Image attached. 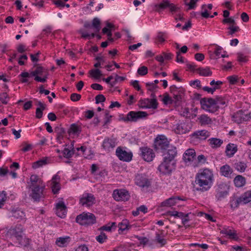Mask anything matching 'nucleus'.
I'll return each mask as SVG.
<instances>
[{
	"label": "nucleus",
	"mask_w": 251,
	"mask_h": 251,
	"mask_svg": "<svg viewBox=\"0 0 251 251\" xmlns=\"http://www.w3.org/2000/svg\"><path fill=\"white\" fill-rule=\"evenodd\" d=\"M213 180L214 175L211 170L207 168L200 170L195 176V190L201 192L207 191L212 187Z\"/></svg>",
	"instance_id": "f257e3e1"
},
{
	"label": "nucleus",
	"mask_w": 251,
	"mask_h": 251,
	"mask_svg": "<svg viewBox=\"0 0 251 251\" xmlns=\"http://www.w3.org/2000/svg\"><path fill=\"white\" fill-rule=\"evenodd\" d=\"M24 228L21 224L11 227L7 232V236L13 241L16 246L19 247H27L29 246L30 240L28 238H24Z\"/></svg>",
	"instance_id": "f03ea898"
},
{
	"label": "nucleus",
	"mask_w": 251,
	"mask_h": 251,
	"mask_svg": "<svg viewBox=\"0 0 251 251\" xmlns=\"http://www.w3.org/2000/svg\"><path fill=\"white\" fill-rule=\"evenodd\" d=\"M49 72L47 69L41 67L37 66L35 70L30 72H22L20 76L22 77L34 76V80L37 82H45L48 77Z\"/></svg>",
	"instance_id": "7ed1b4c3"
},
{
	"label": "nucleus",
	"mask_w": 251,
	"mask_h": 251,
	"mask_svg": "<svg viewBox=\"0 0 251 251\" xmlns=\"http://www.w3.org/2000/svg\"><path fill=\"white\" fill-rule=\"evenodd\" d=\"M251 201V191H248L239 197L232 198L230 201L231 208L234 209L240 204H245Z\"/></svg>",
	"instance_id": "20e7f679"
},
{
	"label": "nucleus",
	"mask_w": 251,
	"mask_h": 251,
	"mask_svg": "<svg viewBox=\"0 0 251 251\" xmlns=\"http://www.w3.org/2000/svg\"><path fill=\"white\" fill-rule=\"evenodd\" d=\"M169 146V141L165 135H158L154 140V149L158 152L164 153Z\"/></svg>",
	"instance_id": "39448f33"
},
{
	"label": "nucleus",
	"mask_w": 251,
	"mask_h": 251,
	"mask_svg": "<svg viewBox=\"0 0 251 251\" xmlns=\"http://www.w3.org/2000/svg\"><path fill=\"white\" fill-rule=\"evenodd\" d=\"M200 103L203 110L212 113L217 111L220 108L219 106H217L213 98H202L200 100Z\"/></svg>",
	"instance_id": "423d86ee"
},
{
	"label": "nucleus",
	"mask_w": 251,
	"mask_h": 251,
	"mask_svg": "<svg viewBox=\"0 0 251 251\" xmlns=\"http://www.w3.org/2000/svg\"><path fill=\"white\" fill-rule=\"evenodd\" d=\"M30 192L29 196L34 201L39 202L45 198V185L28 188Z\"/></svg>",
	"instance_id": "0eeeda50"
},
{
	"label": "nucleus",
	"mask_w": 251,
	"mask_h": 251,
	"mask_svg": "<svg viewBox=\"0 0 251 251\" xmlns=\"http://www.w3.org/2000/svg\"><path fill=\"white\" fill-rule=\"evenodd\" d=\"M75 221L81 225L89 226L96 223V217L92 213L83 212L77 216Z\"/></svg>",
	"instance_id": "6e6552de"
},
{
	"label": "nucleus",
	"mask_w": 251,
	"mask_h": 251,
	"mask_svg": "<svg viewBox=\"0 0 251 251\" xmlns=\"http://www.w3.org/2000/svg\"><path fill=\"white\" fill-rule=\"evenodd\" d=\"M136 185L140 187L143 191H147L151 186V179L145 174H137L134 179Z\"/></svg>",
	"instance_id": "1a4fd4ad"
},
{
	"label": "nucleus",
	"mask_w": 251,
	"mask_h": 251,
	"mask_svg": "<svg viewBox=\"0 0 251 251\" xmlns=\"http://www.w3.org/2000/svg\"><path fill=\"white\" fill-rule=\"evenodd\" d=\"M148 114L144 111H133L129 112L126 116L121 118V120L125 122H136L140 119L147 117Z\"/></svg>",
	"instance_id": "9d476101"
},
{
	"label": "nucleus",
	"mask_w": 251,
	"mask_h": 251,
	"mask_svg": "<svg viewBox=\"0 0 251 251\" xmlns=\"http://www.w3.org/2000/svg\"><path fill=\"white\" fill-rule=\"evenodd\" d=\"M232 120L237 123L241 124L244 122H247L251 119V113L242 110H240L235 113L232 117Z\"/></svg>",
	"instance_id": "9b49d317"
},
{
	"label": "nucleus",
	"mask_w": 251,
	"mask_h": 251,
	"mask_svg": "<svg viewBox=\"0 0 251 251\" xmlns=\"http://www.w3.org/2000/svg\"><path fill=\"white\" fill-rule=\"evenodd\" d=\"M176 161H170L163 159V161L158 166V170L163 174L167 175L171 173L175 169Z\"/></svg>",
	"instance_id": "f8f14e48"
},
{
	"label": "nucleus",
	"mask_w": 251,
	"mask_h": 251,
	"mask_svg": "<svg viewBox=\"0 0 251 251\" xmlns=\"http://www.w3.org/2000/svg\"><path fill=\"white\" fill-rule=\"evenodd\" d=\"M229 187V185L225 182H221L217 184L216 197L218 200H221L228 195Z\"/></svg>",
	"instance_id": "ddd939ff"
},
{
	"label": "nucleus",
	"mask_w": 251,
	"mask_h": 251,
	"mask_svg": "<svg viewBox=\"0 0 251 251\" xmlns=\"http://www.w3.org/2000/svg\"><path fill=\"white\" fill-rule=\"evenodd\" d=\"M112 196L116 201H127L130 198L128 192L125 189H115L113 191Z\"/></svg>",
	"instance_id": "4468645a"
},
{
	"label": "nucleus",
	"mask_w": 251,
	"mask_h": 251,
	"mask_svg": "<svg viewBox=\"0 0 251 251\" xmlns=\"http://www.w3.org/2000/svg\"><path fill=\"white\" fill-rule=\"evenodd\" d=\"M167 8H169L171 12H175L177 10V7L168 0H163L160 3L154 5L155 11L159 13Z\"/></svg>",
	"instance_id": "2eb2a0df"
},
{
	"label": "nucleus",
	"mask_w": 251,
	"mask_h": 251,
	"mask_svg": "<svg viewBox=\"0 0 251 251\" xmlns=\"http://www.w3.org/2000/svg\"><path fill=\"white\" fill-rule=\"evenodd\" d=\"M116 155L122 161L129 162L132 159V153L124 150L121 147H118L116 151Z\"/></svg>",
	"instance_id": "dca6fc26"
},
{
	"label": "nucleus",
	"mask_w": 251,
	"mask_h": 251,
	"mask_svg": "<svg viewBox=\"0 0 251 251\" xmlns=\"http://www.w3.org/2000/svg\"><path fill=\"white\" fill-rule=\"evenodd\" d=\"M140 155L143 159L147 162L151 161L155 157L153 150L148 147H141L140 148Z\"/></svg>",
	"instance_id": "f3484780"
},
{
	"label": "nucleus",
	"mask_w": 251,
	"mask_h": 251,
	"mask_svg": "<svg viewBox=\"0 0 251 251\" xmlns=\"http://www.w3.org/2000/svg\"><path fill=\"white\" fill-rule=\"evenodd\" d=\"M162 153L164 156L163 159L170 160V161H175V158L177 154L176 148L173 146H170Z\"/></svg>",
	"instance_id": "a211bd4d"
},
{
	"label": "nucleus",
	"mask_w": 251,
	"mask_h": 251,
	"mask_svg": "<svg viewBox=\"0 0 251 251\" xmlns=\"http://www.w3.org/2000/svg\"><path fill=\"white\" fill-rule=\"evenodd\" d=\"M95 201V198L91 194L86 193L82 195L79 200V202L83 206L89 207L92 205Z\"/></svg>",
	"instance_id": "6ab92c4d"
},
{
	"label": "nucleus",
	"mask_w": 251,
	"mask_h": 251,
	"mask_svg": "<svg viewBox=\"0 0 251 251\" xmlns=\"http://www.w3.org/2000/svg\"><path fill=\"white\" fill-rule=\"evenodd\" d=\"M174 130L176 134H185L189 131V127L185 122H180L174 126Z\"/></svg>",
	"instance_id": "aec40b11"
},
{
	"label": "nucleus",
	"mask_w": 251,
	"mask_h": 251,
	"mask_svg": "<svg viewBox=\"0 0 251 251\" xmlns=\"http://www.w3.org/2000/svg\"><path fill=\"white\" fill-rule=\"evenodd\" d=\"M196 156L195 151L193 149H189L184 153L183 159L185 163H190L196 158Z\"/></svg>",
	"instance_id": "412c9836"
},
{
	"label": "nucleus",
	"mask_w": 251,
	"mask_h": 251,
	"mask_svg": "<svg viewBox=\"0 0 251 251\" xmlns=\"http://www.w3.org/2000/svg\"><path fill=\"white\" fill-rule=\"evenodd\" d=\"M116 145V140L115 139L106 138L103 141L102 147L105 151L109 152L111 149H113Z\"/></svg>",
	"instance_id": "4be33fe9"
},
{
	"label": "nucleus",
	"mask_w": 251,
	"mask_h": 251,
	"mask_svg": "<svg viewBox=\"0 0 251 251\" xmlns=\"http://www.w3.org/2000/svg\"><path fill=\"white\" fill-rule=\"evenodd\" d=\"M60 176L57 175L54 176L51 179L50 185L54 194H57L60 189Z\"/></svg>",
	"instance_id": "5701e85b"
},
{
	"label": "nucleus",
	"mask_w": 251,
	"mask_h": 251,
	"mask_svg": "<svg viewBox=\"0 0 251 251\" xmlns=\"http://www.w3.org/2000/svg\"><path fill=\"white\" fill-rule=\"evenodd\" d=\"M66 206L63 201L58 202L56 205V213L60 218H64L67 213Z\"/></svg>",
	"instance_id": "b1692460"
},
{
	"label": "nucleus",
	"mask_w": 251,
	"mask_h": 251,
	"mask_svg": "<svg viewBox=\"0 0 251 251\" xmlns=\"http://www.w3.org/2000/svg\"><path fill=\"white\" fill-rule=\"evenodd\" d=\"M233 172V169L227 164L221 166L220 169L221 175L228 178H231Z\"/></svg>",
	"instance_id": "393cba45"
},
{
	"label": "nucleus",
	"mask_w": 251,
	"mask_h": 251,
	"mask_svg": "<svg viewBox=\"0 0 251 251\" xmlns=\"http://www.w3.org/2000/svg\"><path fill=\"white\" fill-rule=\"evenodd\" d=\"M27 183L28 188L45 185L43 183V180L36 175H31L30 177V180Z\"/></svg>",
	"instance_id": "a878e982"
},
{
	"label": "nucleus",
	"mask_w": 251,
	"mask_h": 251,
	"mask_svg": "<svg viewBox=\"0 0 251 251\" xmlns=\"http://www.w3.org/2000/svg\"><path fill=\"white\" fill-rule=\"evenodd\" d=\"M181 200L179 197H172L162 201L161 206L162 207H171L175 205Z\"/></svg>",
	"instance_id": "bb28decb"
},
{
	"label": "nucleus",
	"mask_w": 251,
	"mask_h": 251,
	"mask_svg": "<svg viewBox=\"0 0 251 251\" xmlns=\"http://www.w3.org/2000/svg\"><path fill=\"white\" fill-rule=\"evenodd\" d=\"M192 136L200 140H205L210 136V133L206 130H198L194 132Z\"/></svg>",
	"instance_id": "cd10ccee"
},
{
	"label": "nucleus",
	"mask_w": 251,
	"mask_h": 251,
	"mask_svg": "<svg viewBox=\"0 0 251 251\" xmlns=\"http://www.w3.org/2000/svg\"><path fill=\"white\" fill-rule=\"evenodd\" d=\"M237 146L236 145L232 143H229L226 147V153L228 157H232L237 152Z\"/></svg>",
	"instance_id": "c85d7f7f"
},
{
	"label": "nucleus",
	"mask_w": 251,
	"mask_h": 251,
	"mask_svg": "<svg viewBox=\"0 0 251 251\" xmlns=\"http://www.w3.org/2000/svg\"><path fill=\"white\" fill-rule=\"evenodd\" d=\"M48 158L47 157H43L42 158L33 162L32 167L34 169H36L46 165L48 163Z\"/></svg>",
	"instance_id": "c756f323"
},
{
	"label": "nucleus",
	"mask_w": 251,
	"mask_h": 251,
	"mask_svg": "<svg viewBox=\"0 0 251 251\" xmlns=\"http://www.w3.org/2000/svg\"><path fill=\"white\" fill-rule=\"evenodd\" d=\"M70 237L66 236L58 238L56 240V244L60 247H66L70 242Z\"/></svg>",
	"instance_id": "7c9ffc66"
},
{
	"label": "nucleus",
	"mask_w": 251,
	"mask_h": 251,
	"mask_svg": "<svg viewBox=\"0 0 251 251\" xmlns=\"http://www.w3.org/2000/svg\"><path fill=\"white\" fill-rule=\"evenodd\" d=\"M233 181L235 186L237 187H241L246 184V179L241 175H237L234 178Z\"/></svg>",
	"instance_id": "2f4dec72"
},
{
	"label": "nucleus",
	"mask_w": 251,
	"mask_h": 251,
	"mask_svg": "<svg viewBox=\"0 0 251 251\" xmlns=\"http://www.w3.org/2000/svg\"><path fill=\"white\" fill-rule=\"evenodd\" d=\"M233 168L240 173H243L245 171L247 165L243 161H238L234 163L233 165Z\"/></svg>",
	"instance_id": "473e14b6"
},
{
	"label": "nucleus",
	"mask_w": 251,
	"mask_h": 251,
	"mask_svg": "<svg viewBox=\"0 0 251 251\" xmlns=\"http://www.w3.org/2000/svg\"><path fill=\"white\" fill-rule=\"evenodd\" d=\"M184 91L183 89H180V92L176 93L173 94V103L178 104L180 101H181L183 96H184Z\"/></svg>",
	"instance_id": "72a5a7b5"
},
{
	"label": "nucleus",
	"mask_w": 251,
	"mask_h": 251,
	"mask_svg": "<svg viewBox=\"0 0 251 251\" xmlns=\"http://www.w3.org/2000/svg\"><path fill=\"white\" fill-rule=\"evenodd\" d=\"M209 145L212 148H217L221 147L223 141L217 138H211L208 140Z\"/></svg>",
	"instance_id": "f704fd0d"
},
{
	"label": "nucleus",
	"mask_w": 251,
	"mask_h": 251,
	"mask_svg": "<svg viewBox=\"0 0 251 251\" xmlns=\"http://www.w3.org/2000/svg\"><path fill=\"white\" fill-rule=\"evenodd\" d=\"M198 120L202 126L209 125L212 123V119L205 114L200 115L198 118Z\"/></svg>",
	"instance_id": "c9c22d12"
},
{
	"label": "nucleus",
	"mask_w": 251,
	"mask_h": 251,
	"mask_svg": "<svg viewBox=\"0 0 251 251\" xmlns=\"http://www.w3.org/2000/svg\"><path fill=\"white\" fill-rule=\"evenodd\" d=\"M196 71L199 75L201 76H211L212 74V72L208 67L199 68L196 70Z\"/></svg>",
	"instance_id": "e433bc0d"
},
{
	"label": "nucleus",
	"mask_w": 251,
	"mask_h": 251,
	"mask_svg": "<svg viewBox=\"0 0 251 251\" xmlns=\"http://www.w3.org/2000/svg\"><path fill=\"white\" fill-rule=\"evenodd\" d=\"M100 19L97 17L93 19L92 23V26L95 29L96 32H99L100 29Z\"/></svg>",
	"instance_id": "4c0bfd02"
},
{
	"label": "nucleus",
	"mask_w": 251,
	"mask_h": 251,
	"mask_svg": "<svg viewBox=\"0 0 251 251\" xmlns=\"http://www.w3.org/2000/svg\"><path fill=\"white\" fill-rule=\"evenodd\" d=\"M155 241L160 245L161 247L164 246L167 243L166 239L164 238V236H161L159 233H156Z\"/></svg>",
	"instance_id": "58836bf2"
},
{
	"label": "nucleus",
	"mask_w": 251,
	"mask_h": 251,
	"mask_svg": "<svg viewBox=\"0 0 251 251\" xmlns=\"http://www.w3.org/2000/svg\"><path fill=\"white\" fill-rule=\"evenodd\" d=\"M221 233L228 235L232 239L236 238V233L230 229L224 228L221 231Z\"/></svg>",
	"instance_id": "ea45409f"
},
{
	"label": "nucleus",
	"mask_w": 251,
	"mask_h": 251,
	"mask_svg": "<svg viewBox=\"0 0 251 251\" xmlns=\"http://www.w3.org/2000/svg\"><path fill=\"white\" fill-rule=\"evenodd\" d=\"M214 99L215 101V103H216L217 106H219V105H226L227 102V100L222 96H216Z\"/></svg>",
	"instance_id": "a19ab883"
},
{
	"label": "nucleus",
	"mask_w": 251,
	"mask_h": 251,
	"mask_svg": "<svg viewBox=\"0 0 251 251\" xmlns=\"http://www.w3.org/2000/svg\"><path fill=\"white\" fill-rule=\"evenodd\" d=\"M90 74L95 78H99L102 75L101 71L98 69H92L89 71Z\"/></svg>",
	"instance_id": "79ce46f5"
},
{
	"label": "nucleus",
	"mask_w": 251,
	"mask_h": 251,
	"mask_svg": "<svg viewBox=\"0 0 251 251\" xmlns=\"http://www.w3.org/2000/svg\"><path fill=\"white\" fill-rule=\"evenodd\" d=\"M6 192L5 191H0V208L4 205L6 200Z\"/></svg>",
	"instance_id": "37998d69"
},
{
	"label": "nucleus",
	"mask_w": 251,
	"mask_h": 251,
	"mask_svg": "<svg viewBox=\"0 0 251 251\" xmlns=\"http://www.w3.org/2000/svg\"><path fill=\"white\" fill-rule=\"evenodd\" d=\"M63 154L64 157L69 158L74 154V150H69L68 148H65L63 151Z\"/></svg>",
	"instance_id": "c03bdc74"
},
{
	"label": "nucleus",
	"mask_w": 251,
	"mask_h": 251,
	"mask_svg": "<svg viewBox=\"0 0 251 251\" xmlns=\"http://www.w3.org/2000/svg\"><path fill=\"white\" fill-rule=\"evenodd\" d=\"M107 236L103 232H101L100 234L96 237V240L100 243L102 244L107 240Z\"/></svg>",
	"instance_id": "a18cd8bd"
},
{
	"label": "nucleus",
	"mask_w": 251,
	"mask_h": 251,
	"mask_svg": "<svg viewBox=\"0 0 251 251\" xmlns=\"http://www.w3.org/2000/svg\"><path fill=\"white\" fill-rule=\"evenodd\" d=\"M24 216V213L20 210H16L12 211V216L15 218L22 219Z\"/></svg>",
	"instance_id": "49530a36"
},
{
	"label": "nucleus",
	"mask_w": 251,
	"mask_h": 251,
	"mask_svg": "<svg viewBox=\"0 0 251 251\" xmlns=\"http://www.w3.org/2000/svg\"><path fill=\"white\" fill-rule=\"evenodd\" d=\"M146 86L148 90L151 92H155L158 88V86L153 82H148L146 83Z\"/></svg>",
	"instance_id": "de8ad7c7"
},
{
	"label": "nucleus",
	"mask_w": 251,
	"mask_h": 251,
	"mask_svg": "<svg viewBox=\"0 0 251 251\" xmlns=\"http://www.w3.org/2000/svg\"><path fill=\"white\" fill-rule=\"evenodd\" d=\"M148 72V68L145 66H142L139 67L137 70L138 74L141 76L146 75L147 74Z\"/></svg>",
	"instance_id": "09e8293b"
},
{
	"label": "nucleus",
	"mask_w": 251,
	"mask_h": 251,
	"mask_svg": "<svg viewBox=\"0 0 251 251\" xmlns=\"http://www.w3.org/2000/svg\"><path fill=\"white\" fill-rule=\"evenodd\" d=\"M80 130H79V126L75 124H72L71 126V127L69 129V133L73 134H76L79 132Z\"/></svg>",
	"instance_id": "8fccbe9b"
},
{
	"label": "nucleus",
	"mask_w": 251,
	"mask_h": 251,
	"mask_svg": "<svg viewBox=\"0 0 251 251\" xmlns=\"http://www.w3.org/2000/svg\"><path fill=\"white\" fill-rule=\"evenodd\" d=\"M163 103L165 104H173V100L172 98L170 97L168 94H165L162 100Z\"/></svg>",
	"instance_id": "3c124183"
},
{
	"label": "nucleus",
	"mask_w": 251,
	"mask_h": 251,
	"mask_svg": "<svg viewBox=\"0 0 251 251\" xmlns=\"http://www.w3.org/2000/svg\"><path fill=\"white\" fill-rule=\"evenodd\" d=\"M199 0H190L189 2H185V4L189 6L188 10L194 9Z\"/></svg>",
	"instance_id": "603ef678"
},
{
	"label": "nucleus",
	"mask_w": 251,
	"mask_h": 251,
	"mask_svg": "<svg viewBox=\"0 0 251 251\" xmlns=\"http://www.w3.org/2000/svg\"><path fill=\"white\" fill-rule=\"evenodd\" d=\"M220 86H214L213 87L210 88L207 86L203 87L202 89L203 91L207 92L208 93H211L212 94L216 90L220 89Z\"/></svg>",
	"instance_id": "864d4df0"
},
{
	"label": "nucleus",
	"mask_w": 251,
	"mask_h": 251,
	"mask_svg": "<svg viewBox=\"0 0 251 251\" xmlns=\"http://www.w3.org/2000/svg\"><path fill=\"white\" fill-rule=\"evenodd\" d=\"M150 102L148 108L156 109L157 107L158 102L156 99H150Z\"/></svg>",
	"instance_id": "5fc2aeb1"
},
{
	"label": "nucleus",
	"mask_w": 251,
	"mask_h": 251,
	"mask_svg": "<svg viewBox=\"0 0 251 251\" xmlns=\"http://www.w3.org/2000/svg\"><path fill=\"white\" fill-rule=\"evenodd\" d=\"M6 99H9L7 93L4 92L0 94V100L3 104H6L8 103L7 100H6Z\"/></svg>",
	"instance_id": "6e6d98bb"
},
{
	"label": "nucleus",
	"mask_w": 251,
	"mask_h": 251,
	"mask_svg": "<svg viewBox=\"0 0 251 251\" xmlns=\"http://www.w3.org/2000/svg\"><path fill=\"white\" fill-rule=\"evenodd\" d=\"M80 32L81 34V37L85 39H92L94 38L96 36V34L94 33L89 34L87 32L82 31H80Z\"/></svg>",
	"instance_id": "4d7b16f0"
},
{
	"label": "nucleus",
	"mask_w": 251,
	"mask_h": 251,
	"mask_svg": "<svg viewBox=\"0 0 251 251\" xmlns=\"http://www.w3.org/2000/svg\"><path fill=\"white\" fill-rule=\"evenodd\" d=\"M150 99H145L140 100V106L143 108H148L150 103Z\"/></svg>",
	"instance_id": "13d9d810"
},
{
	"label": "nucleus",
	"mask_w": 251,
	"mask_h": 251,
	"mask_svg": "<svg viewBox=\"0 0 251 251\" xmlns=\"http://www.w3.org/2000/svg\"><path fill=\"white\" fill-rule=\"evenodd\" d=\"M228 29L229 30L228 34L233 35L234 33L239 31L240 29L238 26H234L233 25H230Z\"/></svg>",
	"instance_id": "bf43d9fd"
},
{
	"label": "nucleus",
	"mask_w": 251,
	"mask_h": 251,
	"mask_svg": "<svg viewBox=\"0 0 251 251\" xmlns=\"http://www.w3.org/2000/svg\"><path fill=\"white\" fill-rule=\"evenodd\" d=\"M218 15V13L217 12H214L213 15H209V14L208 13L207 10L205 9L204 11H202L201 12V15L202 17L205 18H208L209 17L213 18L214 16H217Z\"/></svg>",
	"instance_id": "052dcab7"
},
{
	"label": "nucleus",
	"mask_w": 251,
	"mask_h": 251,
	"mask_svg": "<svg viewBox=\"0 0 251 251\" xmlns=\"http://www.w3.org/2000/svg\"><path fill=\"white\" fill-rule=\"evenodd\" d=\"M135 237L139 241H140V243L141 245H145L149 242L148 239L145 237H141V236L137 235L135 236Z\"/></svg>",
	"instance_id": "680f3d73"
},
{
	"label": "nucleus",
	"mask_w": 251,
	"mask_h": 251,
	"mask_svg": "<svg viewBox=\"0 0 251 251\" xmlns=\"http://www.w3.org/2000/svg\"><path fill=\"white\" fill-rule=\"evenodd\" d=\"M190 85L195 88H201V81L200 80L196 79L190 82Z\"/></svg>",
	"instance_id": "e2e57ef3"
},
{
	"label": "nucleus",
	"mask_w": 251,
	"mask_h": 251,
	"mask_svg": "<svg viewBox=\"0 0 251 251\" xmlns=\"http://www.w3.org/2000/svg\"><path fill=\"white\" fill-rule=\"evenodd\" d=\"M118 227L119 228V230H121L122 231L125 230L127 228L126 221H123L122 222L119 223L118 225Z\"/></svg>",
	"instance_id": "0e129e2a"
},
{
	"label": "nucleus",
	"mask_w": 251,
	"mask_h": 251,
	"mask_svg": "<svg viewBox=\"0 0 251 251\" xmlns=\"http://www.w3.org/2000/svg\"><path fill=\"white\" fill-rule=\"evenodd\" d=\"M197 162L199 164H204L206 161V157L203 154L199 155L197 157Z\"/></svg>",
	"instance_id": "69168bd1"
},
{
	"label": "nucleus",
	"mask_w": 251,
	"mask_h": 251,
	"mask_svg": "<svg viewBox=\"0 0 251 251\" xmlns=\"http://www.w3.org/2000/svg\"><path fill=\"white\" fill-rule=\"evenodd\" d=\"M81 97V96L80 94L73 93L71 95L70 99L73 101H77L80 99Z\"/></svg>",
	"instance_id": "338daca9"
},
{
	"label": "nucleus",
	"mask_w": 251,
	"mask_h": 251,
	"mask_svg": "<svg viewBox=\"0 0 251 251\" xmlns=\"http://www.w3.org/2000/svg\"><path fill=\"white\" fill-rule=\"evenodd\" d=\"M96 103H99L100 102H104L105 100V98L102 94L98 95L96 98Z\"/></svg>",
	"instance_id": "774afa93"
}]
</instances>
